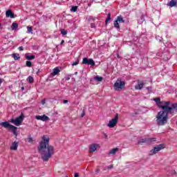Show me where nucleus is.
Returning <instances> with one entry per match:
<instances>
[{
    "instance_id": "nucleus-47",
    "label": "nucleus",
    "mask_w": 177,
    "mask_h": 177,
    "mask_svg": "<svg viewBox=\"0 0 177 177\" xmlns=\"http://www.w3.org/2000/svg\"><path fill=\"white\" fill-rule=\"evenodd\" d=\"M147 89H149V87H148V88H147Z\"/></svg>"
},
{
    "instance_id": "nucleus-8",
    "label": "nucleus",
    "mask_w": 177,
    "mask_h": 177,
    "mask_svg": "<svg viewBox=\"0 0 177 177\" xmlns=\"http://www.w3.org/2000/svg\"><path fill=\"white\" fill-rule=\"evenodd\" d=\"M156 139L157 138H145L140 140L138 141V143H140V145H142V143H147L148 145H151L153 144V142H156Z\"/></svg>"
},
{
    "instance_id": "nucleus-1",
    "label": "nucleus",
    "mask_w": 177,
    "mask_h": 177,
    "mask_svg": "<svg viewBox=\"0 0 177 177\" xmlns=\"http://www.w3.org/2000/svg\"><path fill=\"white\" fill-rule=\"evenodd\" d=\"M159 107L162 111H159L156 115V123L160 126L165 125L168 122V114L177 111V103L172 104L167 101L162 105L159 104Z\"/></svg>"
},
{
    "instance_id": "nucleus-12",
    "label": "nucleus",
    "mask_w": 177,
    "mask_h": 177,
    "mask_svg": "<svg viewBox=\"0 0 177 177\" xmlns=\"http://www.w3.org/2000/svg\"><path fill=\"white\" fill-rule=\"evenodd\" d=\"M99 147H100L99 145L92 144L89 148L90 153H93V151H96V150H97V149H99Z\"/></svg>"
},
{
    "instance_id": "nucleus-41",
    "label": "nucleus",
    "mask_w": 177,
    "mask_h": 177,
    "mask_svg": "<svg viewBox=\"0 0 177 177\" xmlns=\"http://www.w3.org/2000/svg\"><path fill=\"white\" fill-rule=\"evenodd\" d=\"M108 17H111V15L110 13L108 14Z\"/></svg>"
},
{
    "instance_id": "nucleus-16",
    "label": "nucleus",
    "mask_w": 177,
    "mask_h": 177,
    "mask_svg": "<svg viewBox=\"0 0 177 177\" xmlns=\"http://www.w3.org/2000/svg\"><path fill=\"white\" fill-rule=\"evenodd\" d=\"M59 73H60V69H59V67H55L53 70V73H51V75L55 77V75H57V74H59Z\"/></svg>"
},
{
    "instance_id": "nucleus-27",
    "label": "nucleus",
    "mask_w": 177,
    "mask_h": 177,
    "mask_svg": "<svg viewBox=\"0 0 177 177\" xmlns=\"http://www.w3.org/2000/svg\"><path fill=\"white\" fill-rule=\"evenodd\" d=\"M31 66H32V62H31L30 61H27L26 62V66L27 67H31Z\"/></svg>"
},
{
    "instance_id": "nucleus-42",
    "label": "nucleus",
    "mask_w": 177,
    "mask_h": 177,
    "mask_svg": "<svg viewBox=\"0 0 177 177\" xmlns=\"http://www.w3.org/2000/svg\"><path fill=\"white\" fill-rule=\"evenodd\" d=\"M1 84H2V79H0V86Z\"/></svg>"
},
{
    "instance_id": "nucleus-7",
    "label": "nucleus",
    "mask_w": 177,
    "mask_h": 177,
    "mask_svg": "<svg viewBox=\"0 0 177 177\" xmlns=\"http://www.w3.org/2000/svg\"><path fill=\"white\" fill-rule=\"evenodd\" d=\"M118 122V114H116L114 118L109 120V122L107 124V127H109V128H114V127L117 125Z\"/></svg>"
},
{
    "instance_id": "nucleus-38",
    "label": "nucleus",
    "mask_w": 177,
    "mask_h": 177,
    "mask_svg": "<svg viewBox=\"0 0 177 177\" xmlns=\"http://www.w3.org/2000/svg\"><path fill=\"white\" fill-rule=\"evenodd\" d=\"M91 28H95V24H91Z\"/></svg>"
},
{
    "instance_id": "nucleus-3",
    "label": "nucleus",
    "mask_w": 177,
    "mask_h": 177,
    "mask_svg": "<svg viewBox=\"0 0 177 177\" xmlns=\"http://www.w3.org/2000/svg\"><path fill=\"white\" fill-rule=\"evenodd\" d=\"M1 127L8 129L9 131H12L15 136H17V127L9 124V122H3L0 123Z\"/></svg>"
},
{
    "instance_id": "nucleus-2",
    "label": "nucleus",
    "mask_w": 177,
    "mask_h": 177,
    "mask_svg": "<svg viewBox=\"0 0 177 177\" xmlns=\"http://www.w3.org/2000/svg\"><path fill=\"white\" fill-rule=\"evenodd\" d=\"M38 151L41 155V160L44 162L49 161V158L55 154V148L49 145V136L45 135L41 138V141L37 147Z\"/></svg>"
},
{
    "instance_id": "nucleus-44",
    "label": "nucleus",
    "mask_w": 177,
    "mask_h": 177,
    "mask_svg": "<svg viewBox=\"0 0 177 177\" xmlns=\"http://www.w3.org/2000/svg\"><path fill=\"white\" fill-rule=\"evenodd\" d=\"M2 24L0 23V27H1Z\"/></svg>"
},
{
    "instance_id": "nucleus-11",
    "label": "nucleus",
    "mask_w": 177,
    "mask_h": 177,
    "mask_svg": "<svg viewBox=\"0 0 177 177\" xmlns=\"http://www.w3.org/2000/svg\"><path fill=\"white\" fill-rule=\"evenodd\" d=\"M36 120H39L40 121H49L50 120L49 117L46 116V115H36Z\"/></svg>"
},
{
    "instance_id": "nucleus-9",
    "label": "nucleus",
    "mask_w": 177,
    "mask_h": 177,
    "mask_svg": "<svg viewBox=\"0 0 177 177\" xmlns=\"http://www.w3.org/2000/svg\"><path fill=\"white\" fill-rule=\"evenodd\" d=\"M124 21L122 16H118L117 19L114 22L115 28H120V23H124Z\"/></svg>"
},
{
    "instance_id": "nucleus-23",
    "label": "nucleus",
    "mask_w": 177,
    "mask_h": 177,
    "mask_svg": "<svg viewBox=\"0 0 177 177\" xmlns=\"http://www.w3.org/2000/svg\"><path fill=\"white\" fill-rule=\"evenodd\" d=\"M118 151V148H114L109 151V154H115Z\"/></svg>"
},
{
    "instance_id": "nucleus-30",
    "label": "nucleus",
    "mask_w": 177,
    "mask_h": 177,
    "mask_svg": "<svg viewBox=\"0 0 177 177\" xmlns=\"http://www.w3.org/2000/svg\"><path fill=\"white\" fill-rule=\"evenodd\" d=\"M95 17H92V16H90L88 17V21H95Z\"/></svg>"
},
{
    "instance_id": "nucleus-19",
    "label": "nucleus",
    "mask_w": 177,
    "mask_h": 177,
    "mask_svg": "<svg viewBox=\"0 0 177 177\" xmlns=\"http://www.w3.org/2000/svg\"><path fill=\"white\" fill-rule=\"evenodd\" d=\"M11 28L14 31H16V30H17V28H19V24H17V23H15V22L12 23V24L11 26Z\"/></svg>"
},
{
    "instance_id": "nucleus-26",
    "label": "nucleus",
    "mask_w": 177,
    "mask_h": 177,
    "mask_svg": "<svg viewBox=\"0 0 177 177\" xmlns=\"http://www.w3.org/2000/svg\"><path fill=\"white\" fill-rule=\"evenodd\" d=\"M28 80L30 84H32V82H34V77H32V76H29Z\"/></svg>"
},
{
    "instance_id": "nucleus-40",
    "label": "nucleus",
    "mask_w": 177,
    "mask_h": 177,
    "mask_svg": "<svg viewBox=\"0 0 177 177\" xmlns=\"http://www.w3.org/2000/svg\"><path fill=\"white\" fill-rule=\"evenodd\" d=\"M63 44H64V40H62V41H61V45H63Z\"/></svg>"
},
{
    "instance_id": "nucleus-6",
    "label": "nucleus",
    "mask_w": 177,
    "mask_h": 177,
    "mask_svg": "<svg viewBox=\"0 0 177 177\" xmlns=\"http://www.w3.org/2000/svg\"><path fill=\"white\" fill-rule=\"evenodd\" d=\"M162 149H165V145L164 144H160L156 147H155L152 150L150 151L149 155L153 156L154 154H157L158 151L162 150Z\"/></svg>"
},
{
    "instance_id": "nucleus-35",
    "label": "nucleus",
    "mask_w": 177,
    "mask_h": 177,
    "mask_svg": "<svg viewBox=\"0 0 177 177\" xmlns=\"http://www.w3.org/2000/svg\"><path fill=\"white\" fill-rule=\"evenodd\" d=\"M66 81H70V76L65 77Z\"/></svg>"
},
{
    "instance_id": "nucleus-32",
    "label": "nucleus",
    "mask_w": 177,
    "mask_h": 177,
    "mask_svg": "<svg viewBox=\"0 0 177 177\" xmlns=\"http://www.w3.org/2000/svg\"><path fill=\"white\" fill-rule=\"evenodd\" d=\"M110 20H111V17H108L106 19V21H105V23H106V24H107V23L109 22V21H110Z\"/></svg>"
},
{
    "instance_id": "nucleus-33",
    "label": "nucleus",
    "mask_w": 177,
    "mask_h": 177,
    "mask_svg": "<svg viewBox=\"0 0 177 177\" xmlns=\"http://www.w3.org/2000/svg\"><path fill=\"white\" fill-rule=\"evenodd\" d=\"M79 63H80V62L77 61L75 62L72 63V66H77V64H78Z\"/></svg>"
},
{
    "instance_id": "nucleus-24",
    "label": "nucleus",
    "mask_w": 177,
    "mask_h": 177,
    "mask_svg": "<svg viewBox=\"0 0 177 177\" xmlns=\"http://www.w3.org/2000/svg\"><path fill=\"white\" fill-rule=\"evenodd\" d=\"M28 143H33L34 140L32 139V137L31 136H29L27 138Z\"/></svg>"
},
{
    "instance_id": "nucleus-18",
    "label": "nucleus",
    "mask_w": 177,
    "mask_h": 177,
    "mask_svg": "<svg viewBox=\"0 0 177 177\" xmlns=\"http://www.w3.org/2000/svg\"><path fill=\"white\" fill-rule=\"evenodd\" d=\"M25 56L27 60H34V59H35V55H30L28 54H26Z\"/></svg>"
},
{
    "instance_id": "nucleus-15",
    "label": "nucleus",
    "mask_w": 177,
    "mask_h": 177,
    "mask_svg": "<svg viewBox=\"0 0 177 177\" xmlns=\"http://www.w3.org/2000/svg\"><path fill=\"white\" fill-rule=\"evenodd\" d=\"M6 17H10V19L15 18V14H13V12H12L10 10H8L6 12Z\"/></svg>"
},
{
    "instance_id": "nucleus-20",
    "label": "nucleus",
    "mask_w": 177,
    "mask_h": 177,
    "mask_svg": "<svg viewBox=\"0 0 177 177\" xmlns=\"http://www.w3.org/2000/svg\"><path fill=\"white\" fill-rule=\"evenodd\" d=\"M153 100L158 104V107H160V105L162 106V104H164V103L166 102H160V98H154Z\"/></svg>"
},
{
    "instance_id": "nucleus-36",
    "label": "nucleus",
    "mask_w": 177,
    "mask_h": 177,
    "mask_svg": "<svg viewBox=\"0 0 177 177\" xmlns=\"http://www.w3.org/2000/svg\"><path fill=\"white\" fill-rule=\"evenodd\" d=\"M45 103H46L45 100H41V104H45Z\"/></svg>"
},
{
    "instance_id": "nucleus-10",
    "label": "nucleus",
    "mask_w": 177,
    "mask_h": 177,
    "mask_svg": "<svg viewBox=\"0 0 177 177\" xmlns=\"http://www.w3.org/2000/svg\"><path fill=\"white\" fill-rule=\"evenodd\" d=\"M83 64H88V66H95V61L92 59L84 58L82 60Z\"/></svg>"
},
{
    "instance_id": "nucleus-5",
    "label": "nucleus",
    "mask_w": 177,
    "mask_h": 177,
    "mask_svg": "<svg viewBox=\"0 0 177 177\" xmlns=\"http://www.w3.org/2000/svg\"><path fill=\"white\" fill-rule=\"evenodd\" d=\"M24 118V116L23 115H21L19 117L17 118L16 119L12 118L10 122H12V124H14V125H16V127H19L21 125Z\"/></svg>"
},
{
    "instance_id": "nucleus-43",
    "label": "nucleus",
    "mask_w": 177,
    "mask_h": 177,
    "mask_svg": "<svg viewBox=\"0 0 177 177\" xmlns=\"http://www.w3.org/2000/svg\"><path fill=\"white\" fill-rule=\"evenodd\" d=\"M85 114L84 111H83V115H82V117H84V115Z\"/></svg>"
},
{
    "instance_id": "nucleus-29",
    "label": "nucleus",
    "mask_w": 177,
    "mask_h": 177,
    "mask_svg": "<svg viewBox=\"0 0 177 177\" xmlns=\"http://www.w3.org/2000/svg\"><path fill=\"white\" fill-rule=\"evenodd\" d=\"M77 9H78L77 6H73L71 8V12H75L77 10Z\"/></svg>"
},
{
    "instance_id": "nucleus-31",
    "label": "nucleus",
    "mask_w": 177,
    "mask_h": 177,
    "mask_svg": "<svg viewBox=\"0 0 177 177\" xmlns=\"http://www.w3.org/2000/svg\"><path fill=\"white\" fill-rule=\"evenodd\" d=\"M156 39H158L160 42H161L162 41V37H161L160 36H157Z\"/></svg>"
},
{
    "instance_id": "nucleus-34",
    "label": "nucleus",
    "mask_w": 177,
    "mask_h": 177,
    "mask_svg": "<svg viewBox=\"0 0 177 177\" xmlns=\"http://www.w3.org/2000/svg\"><path fill=\"white\" fill-rule=\"evenodd\" d=\"M19 50H24V48H23V46H20L19 47Z\"/></svg>"
},
{
    "instance_id": "nucleus-28",
    "label": "nucleus",
    "mask_w": 177,
    "mask_h": 177,
    "mask_svg": "<svg viewBox=\"0 0 177 177\" xmlns=\"http://www.w3.org/2000/svg\"><path fill=\"white\" fill-rule=\"evenodd\" d=\"M61 34H62L63 35H67V30H66L64 29H62Z\"/></svg>"
},
{
    "instance_id": "nucleus-14",
    "label": "nucleus",
    "mask_w": 177,
    "mask_h": 177,
    "mask_svg": "<svg viewBox=\"0 0 177 177\" xmlns=\"http://www.w3.org/2000/svg\"><path fill=\"white\" fill-rule=\"evenodd\" d=\"M143 86H145V82H138V84L135 86V89L140 91V89H142V88H143Z\"/></svg>"
},
{
    "instance_id": "nucleus-21",
    "label": "nucleus",
    "mask_w": 177,
    "mask_h": 177,
    "mask_svg": "<svg viewBox=\"0 0 177 177\" xmlns=\"http://www.w3.org/2000/svg\"><path fill=\"white\" fill-rule=\"evenodd\" d=\"M94 80H95V81H98V82H102L103 81V77L97 75L94 77Z\"/></svg>"
},
{
    "instance_id": "nucleus-17",
    "label": "nucleus",
    "mask_w": 177,
    "mask_h": 177,
    "mask_svg": "<svg viewBox=\"0 0 177 177\" xmlns=\"http://www.w3.org/2000/svg\"><path fill=\"white\" fill-rule=\"evenodd\" d=\"M177 5V0H171L167 4V6H170V8H174V6H176Z\"/></svg>"
},
{
    "instance_id": "nucleus-13",
    "label": "nucleus",
    "mask_w": 177,
    "mask_h": 177,
    "mask_svg": "<svg viewBox=\"0 0 177 177\" xmlns=\"http://www.w3.org/2000/svg\"><path fill=\"white\" fill-rule=\"evenodd\" d=\"M18 147H19V142H17V141L13 142L11 144L10 150H14V151L17 150Z\"/></svg>"
},
{
    "instance_id": "nucleus-45",
    "label": "nucleus",
    "mask_w": 177,
    "mask_h": 177,
    "mask_svg": "<svg viewBox=\"0 0 177 177\" xmlns=\"http://www.w3.org/2000/svg\"><path fill=\"white\" fill-rule=\"evenodd\" d=\"M118 57H120V55L118 54Z\"/></svg>"
},
{
    "instance_id": "nucleus-37",
    "label": "nucleus",
    "mask_w": 177,
    "mask_h": 177,
    "mask_svg": "<svg viewBox=\"0 0 177 177\" xmlns=\"http://www.w3.org/2000/svg\"><path fill=\"white\" fill-rule=\"evenodd\" d=\"M67 103H68V100H64V104H67Z\"/></svg>"
},
{
    "instance_id": "nucleus-25",
    "label": "nucleus",
    "mask_w": 177,
    "mask_h": 177,
    "mask_svg": "<svg viewBox=\"0 0 177 177\" xmlns=\"http://www.w3.org/2000/svg\"><path fill=\"white\" fill-rule=\"evenodd\" d=\"M12 57L15 60H19V59H20V55L19 54H13Z\"/></svg>"
},
{
    "instance_id": "nucleus-39",
    "label": "nucleus",
    "mask_w": 177,
    "mask_h": 177,
    "mask_svg": "<svg viewBox=\"0 0 177 177\" xmlns=\"http://www.w3.org/2000/svg\"><path fill=\"white\" fill-rule=\"evenodd\" d=\"M78 176H80V175H78L77 173H75V177H78Z\"/></svg>"
},
{
    "instance_id": "nucleus-46",
    "label": "nucleus",
    "mask_w": 177,
    "mask_h": 177,
    "mask_svg": "<svg viewBox=\"0 0 177 177\" xmlns=\"http://www.w3.org/2000/svg\"><path fill=\"white\" fill-rule=\"evenodd\" d=\"M21 89H22V90L24 89V87H22Z\"/></svg>"
},
{
    "instance_id": "nucleus-22",
    "label": "nucleus",
    "mask_w": 177,
    "mask_h": 177,
    "mask_svg": "<svg viewBox=\"0 0 177 177\" xmlns=\"http://www.w3.org/2000/svg\"><path fill=\"white\" fill-rule=\"evenodd\" d=\"M27 34H32V27L27 26Z\"/></svg>"
},
{
    "instance_id": "nucleus-4",
    "label": "nucleus",
    "mask_w": 177,
    "mask_h": 177,
    "mask_svg": "<svg viewBox=\"0 0 177 177\" xmlns=\"http://www.w3.org/2000/svg\"><path fill=\"white\" fill-rule=\"evenodd\" d=\"M115 91H121L124 88H125V82L118 79L113 85Z\"/></svg>"
}]
</instances>
